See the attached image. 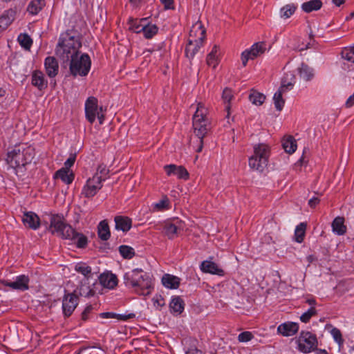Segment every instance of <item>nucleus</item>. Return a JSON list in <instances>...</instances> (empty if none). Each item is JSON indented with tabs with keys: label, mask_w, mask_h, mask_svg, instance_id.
<instances>
[{
	"label": "nucleus",
	"mask_w": 354,
	"mask_h": 354,
	"mask_svg": "<svg viewBox=\"0 0 354 354\" xmlns=\"http://www.w3.org/2000/svg\"><path fill=\"white\" fill-rule=\"evenodd\" d=\"M82 47L80 34L74 29L62 32L56 47L57 55L64 62H68L79 54Z\"/></svg>",
	"instance_id": "obj_1"
},
{
	"label": "nucleus",
	"mask_w": 354,
	"mask_h": 354,
	"mask_svg": "<svg viewBox=\"0 0 354 354\" xmlns=\"http://www.w3.org/2000/svg\"><path fill=\"white\" fill-rule=\"evenodd\" d=\"M126 286L131 287L141 295H148L153 290V280L149 274L142 269L136 268L127 272L124 275Z\"/></svg>",
	"instance_id": "obj_2"
},
{
	"label": "nucleus",
	"mask_w": 354,
	"mask_h": 354,
	"mask_svg": "<svg viewBox=\"0 0 354 354\" xmlns=\"http://www.w3.org/2000/svg\"><path fill=\"white\" fill-rule=\"evenodd\" d=\"M208 110L202 103L197 104L196 110L192 118V128L195 136L198 138V146L196 151L200 153L203 147V138L209 131L210 122L207 118Z\"/></svg>",
	"instance_id": "obj_3"
},
{
	"label": "nucleus",
	"mask_w": 354,
	"mask_h": 354,
	"mask_svg": "<svg viewBox=\"0 0 354 354\" xmlns=\"http://www.w3.org/2000/svg\"><path fill=\"white\" fill-rule=\"evenodd\" d=\"M35 156V150L32 146L21 144L8 152L6 162L12 168H21L31 163Z\"/></svg>",
	"instance_id": "obj_4"
},
{
	"label": "nucleus",
	"mask_w": 354,
	"mask_h": 354,
	"mask_svg": "<svg viewBox=\"0 0 354 354\" xmlns=\"http://www.w3.org/2000/svg\"><path fill=\"white\" fill-rule=\"evenodd\" d=\"M253 151L254 154L248 160L249 167L253 170L263 171L268 162L270 147L264 143H259L254 145Z\"/></svg>",
	"instance_id": "obj_5"
},
{
	"label": "nucleus",
	"mask_w": 354,
	"mask_h": 354,
	"mask_svg": "<svg viewBox=\"0 0 354 354\" xmlns=\"http://www.w3.org/2000/svg\"><path fill=\"white\" fill-rule=\"evenodd\" d=\"M49 230L52 234L64 239L73 240L76 234V231L65 223L63 217L57 214L51 216Z\"/></svg>",
	"instance_id": "obj_6"
},
{
	"label": "nucleus",
	"mask_w": 354,
	"mask_h": 354,
	"mask_svg": "<svg viewBox=\"0 0 354 354\" xmlns=\"http://www.w3.org/2000/svg\"><path fill=\"white\" fill-rule=\"evenodd\" d=\"M69 69L73 76H86L90 71L91 60L88 54H77L71 58Z\"/></svg>",
	"instance_id": "obj_7"
},
{
	"label": "nucleus",
	"mask_w": 354,
	"mask_h": 354,
	"mask_svg": "<svg viewBox=\"0 0 354 354\" xmlns=\"http://www.w3.org/2000/svg\"><path fill=\"white\" fill-rule=\"evenodd\" d=\"M295 83V77L292 73H286L281 85L273 96L274 106L277 110L281 111L285 101L282 97L284 93L291 90Z\"/></svg>",
	"instance_id": "obj_8"
},
{
	"label": "nucleus",
	"mask_w": 354,
	"mask_h": 354,
	"mask_svg": "<svg viewBox=\"0 0 354 354\" xmlns=\"http://www.w3.org/2000/svg\"><path fill=\"white\" fill-rule=\"evenodd\" d=\"M297 349L304 353H309L317 348V339L315 334L310 331L302 330L296 339Z\"/></svg>",
	"instance_id": "obj_9"
},
{
	"label": "nucleus",
	"mask_w": 354,
	"mask_h": 354,
	"mask_svg": "<svg viewBox=\"0 0 354 354\" xmlns=\"http://www.w3.org/2000/svg\"><path fill=\"white\" fill-rule=\"evenodd\" d=\"M104 178L97 173L95 174L91 178H89L84 185L81 196L86 198H92L102 187V183Z\"/></svg>",
	"instance_id": "obj_10"
},
{
	"label": "nucleus",
	"mask_w": 354,
	"mask_h": 354,
	"mask_svg": "<svg viewBox=\"0 0 354 354\" xmlns=\"http://www.w3.org/2000/svg\"><path fill=\"white\" fill-rule=\"evenodd\" d=\"M266 49V44L264 42L254 43L250 48L245 50L242 52L241 59L243 66L247 65L248 60L254 59V58L263 54Z\"/></svg>",
	"instance_id": "obj_11"
},
{
	"label": "nucleus",
	"mask_w": 354,
	"mask_h": 354,
	"mask_svg": "<svg viewBox=\"0 0 354 354\" xmlns=\"http://www.w3.org/2000/svg\"><path fill=\"white\" fill-rule=\"evenodd\" d=\"M30 82L32 86L39 91H44L48 84L47 78L40 70H34L31 72Z\"/></svg>",
	"instance_id": "obj_12"
},
{
	"label": "nucleus",
	"mask_w": 354,
	"mask_h": 354,
	"mask_svg": "<svg viewBox=\"0 0 354 354\" xmlns=\"http://www.w3.org/2000/svg\"><path fill=\"white\" fill-rule=\"evenodd\" d=\"M97 99L91 96L87 98L85 102V115L90 123H93L98 113Z\"/></svg>",
	"instance_id": "obj_13"
},
{
	"label": "nucleus",
	"mask_w": 354,
	"mask_h": 354,
	"mask_svg": "<svg viewBox=\"0 0 354 354\" xmlns=\"http://www.w3.org/2000/svg\"><path fill=\"white\" fill-rule=\"evenodd\" d=\"M78 304V297L73 293L65 295L62 301L63 313L66 317L71 315Z\"/></svg>",
	"instance_id": "obj_14"
},
{
	"label": "nucleus",
	"mask_w": 354,
	"mask_h": 354,
	"mask_svg": "<svg viewBox=\"0 0 354 354\" xmlns=\"http://www.w3.org/2000/svg\"><path fill=\"white\" fill-rule=\"evenodd\" d=\"M205 29L201 21H197L191 28L189 39L190 42L203 43L205 38Z\"/></svg>",
	"instance_id": "obj_15"
},
{
	"label": "nucleus",
	"mask_w": 354,
	"mask_h": 354,
	"mask_svg": "<svg viewBox=\"0 0 354 354\" xmlns=\"http://www.w3.org/2000/svg\"><path fill=\"white\" fill-rule=\"evenodd\" d=\"M3 283L5 286L14 290L24 291L28 290L29 288V279L24 274L17 276L14 281H4Z\"/></svg>",
	"instance_id": "obj_16"
},
{
	"label": "nucleus",
	"mask_w": 354,
	"mask_h": 354,
	"mask_svg": "<svg viewBox=\"0 0 354 354\" xmlns=\"http://www.w3.org/2000/svg\"><path fill=\"white\" fill-rule=\"evenodd\" d=\"M164 169L167 176L175 175L178 178L185 180L189 178V172L183 166H177L174 164L167 165L164 167Z\"/></svg>",
	"instance_id": "obj_17"
},
{
	"label": "nucleus",
	"mask_w": 354,
	"mask_h": 354,
	"mask_svg": "<svg viewBox=\"0 0 354 354\" xmlns=\"http://www.w3.org/2000/svg\"><path fill=\"white\" fill-rule=\"evenodd\" d=\"M201 270L204 273L223 276L224 270L220 268L215 262L210 260L203 261L200 266Z\"/></svg>",
	"instance_id": "obj_18"
},
{
	"label": "nucleus",
	"mask_w": 354,
	"mask_h": 354,
	"mask_svg": "<svg viewBox=\"0 0 354 354\" xmlns=\"http://www.w3.org/2000/svg\"><path fill=\"white\" fill-rule=\"evenodd\" d=\"M297 71L299 78L306 82L312 81L315 77V69L304 62L297 67Z\"/></svg>",
	"instance_id": "obj_19"
},
{
	"label": "nucleus",
	"mask_w": 354,
	"mask_h": 354,
	"mask_svg": "<svg viewBox=\"0 0 354 354\" xmlns=\"http://www.w3.org/2000/svg\"><path fill=\"white\" fill-rule=\"evenodd\" d=\"M299 328V324L297 322H287L278 326L277 332L284 337H290L295 335Z\"/></svg>",
	"instance_id": "obj_20"
},
{
	"label": "nucleus",
	"mask_w": 354,
	"mask_h": 354,
	"mask_svg": "<svg viewBox=\"0 0 354 354\" xmlns=\"http://www.w3.org/2000/svg\"><path fill=\"white\" fill-rule=\"evenodd\" d=\"M44 65L45 71L50 78L55 77L58 74L59 64L55 57L52 56L46 57Z\"/></svg>",
	"instance_id": "obj_21"
},
{
	"label": "nucleus",
	"mask_w": 354,
	"mask_h": 354,
	"mask_svg": "<svg viewBox=\"0 0 354 354\" xmlns=\"http://www.w3.org/2000/svg\"><path fill=\"white\" fill-rule=\"evenodd\" d=\"M221 56V50L218 46L214 45L206 58L207 64L212 68H216L218 65Z\"/></svg>",
	"instance_id": "obj_22"
},
{
	"label": "nucleus",
	"mask_w": 354,
	"mask_h": 354,
	"mask_svg": "<svg viewBox=\"0 0 354 354\" xmlns=\"http://www.w3.org/2000/svg\"><path fill=\"white\" fill-rule=\"evenodd\" d=\"M99 280L100 284L108 289H113L118 282L116 275L109 272L101 274Z\"/></svg>",
	"instance_id": "obj_23"
},
{
	"label": "nucleus",
	"mask_w": 354,
	"mask_h": 354,
	"mask_svg": "<svg viewBox=\"0 0 354 354\" xmlns=\"http://www.w3.org/2000/svg\"><path fill=\"white\" fill-rule=\"evenodd\" d=\"M22 221L24 224L32 230H37L39 227L40 220L38 216L32 212L24 213Z\"/></svg>",
	"instance_id": "obj_24"
},
{
	"label": "nucleus",
	"mask_w": 354,
	"mask_h": 354,
	"mask_svg": "<svg viewBox=\"0 0 354 354\" xmlns=\"http://www.w3.org/2000/svg\"><path fill=\"white\" fill-rule=\"evenodd\" d=\"M15 15L14 10H8L0 16V33L12 24L15 19Z\"/></svg>",
	"instance_id": "obj_25"
},
{
	"label": "nucleus",
	"mask_w": 354,
	"mask_h": 354,
	"mask_svg": "<svg viewBox=\"0 0 354 354\" xmlns=\"http://www.w3.org/2000/svg\"><path fill=\"white\" fill-rule=\"evenodd\" d=\"M333 232L338 236L346 234L347 227L344 225V217L337 216L332 222L331 224Z\"/></svg>",
	"instance_id": "obj_26"
},
{
	"label": "nucleus",
	"mask_w": 354,
	"mask_h": 354,
	"mask_svg": "<svg viewBox=\"0 0 354 354\" xmlns=\"http://www.w3.org/2000/svg\"><path fill=\"white\" fill-rule=\"evenodd\" d=\"M55 178L61 179L66 185H70L73 181L75 176L71 169L62 168L56 171Z\"/></svg>",
	"instance_id": "obj_27"
},
{
	"label": "nucleus",
	"mask_w": 354,
	"mask_h": 354,
	"mask_svg": "<svg viewBox=\"0 0 354 354\" xmlns=\"http://www.w3.org/2000/svg\"><path fill=\"white\" fill-rule=\"evenodd\" d=\"M115 228L122 232L129 231L132 225L131 218L127 216H117L115 217Z\"/></svg>",
	"instance_id": "obj_28"
},
{
	"label": "nucleus",
	"mask_w": 354,
	"mask_h": 354,
	"mask_svg": "<svg viewBox=\"0 0 354 354\" xmlns=\"http://www.w3.org/2000/svg\"><path fill=\"white\" fill-rule=\"evenodd\" d=\"M181 227V221L176 220V223L167 222L164 226V232L169 239H174L177 234L178 230Z\"/></svg>",
	"instance_id": "obj_29"
},
{
	"label": "nucleus",
	"mask_w": 354,
	"mask_h": 354,
	"mask_svg": "<svg viewBox=\"0 0 354 354\" xmlns=\"http://www.w3.org/2000/svg\"><path fill=\"white\" fill-rule=\"evenodd\" d=\"M162 283L167 288L176 289L179 287L180 279L178 277L165 274L162 277Z\"/></svg>",
	"instance_id": "obj_30"
},
{
	"label": "nucleus",
	"mask_w": 354,
	"mask_h": 354,
	"mask_svg": "<svg viewBox=\"0 0 354 354\" xmlns=\"http://www.w3.org/2000/svg\"><path fill=\"white\" fill-rule=\"evenodd\" d=\"M323 3L321 0H310L308 1L304 2L301 5L302 11L306 13H310L313 11H317L322 8Z\"/></svg>",
	"instance_id": "obj_31"
},
{
	"label": "nucleus",
	"mask_w": 354,
	"mask_h": 354,
	"mask_svg": "<svg viewBox=\"0 0 354 354\" xmlns=\"http://www.w3.org/2000/svg\"><path fill=\"white\" fill-rule=\"evenodd\" d=\"M45 0H31L27 6V12L31 15H37L45 6Z\"/></svg>",
	"instance_id": "obj_32"
},
{
	"label": "nucleus",
	"mask_w": 354,
	"mask_h": 354,
	"mask_svg": "<svg viewBox=\"0 0 354 354\" xmlns=\"http://www.w3.org/2000/svg\"><path fill=\"white\" fill-rule=\"evenodd\" d=\"M145 23H147V18L129 19V29L136 33H141Z\"/></svg>",
	"instance_id": "obj_33"
},
{
	"label": "nucleus",
	"mask_w": 354,
	"mask_h": 354,
	"mask_svg": "<svg viewBox=\"0 0 354 354\" xmlns=\"http://www.w3.org/2000/svg\"><path fill=\"white\" fill-rule=\"evenodd\" d=\"M144 28L142 30V33L145 39H149L155 36L158 31V28L156 24L149 22L147 19V23L144 24Z\"/></svg>",
	"instance_id": "obj_34"
},
{
	"label": "nucleus",
	"mask_w": 354,
	"mask_h": 354,
	"mask_svg": "<svg viewBox=\"0 0 354 354\" xmlns=\"http://www.w3.org/2000/svg\"><path fill=\"white\" fill-rule=\"evenodd\" d=\"M169 307L172 313L180 315L184 310L183 299L179 297H173L169 304Z\"/></svg>",
	"instance_id": "obj_35"
},
{
	"label": "nucleus",
	"mask_w": 354,
	"mask_h": 354,
	"mask_svg": "<svg viewBox=\"0 0 354 354\" xmlns=\"http://www.w3.org/2000/svg\"><path fill=\"white\" fill-rule=\"evenodd\" d=\"M282 147L286 153H292L297 149L296 140L290 136L285 137L282 140Z\"/></svg>",
	"instance_id": "obj_36"
},
{
	"label": "nucleus",
	"mask_w": 354,
	"mask_h": 354,
	"mask_svg": "<svg viewBox=\"0 0 354 354\" xmlns=\"http://www.w3.org/2000/svg\"><path fill=\"white\" fill-rule=\"evenodd\" d=\"M171 205L167 196H164L159 201L152 204L153 212H162L170 209Z\"/></svg>",
	"instance_id": "obj_37"
},
{
	"label": "nucleus",
	"mask_w": 354,
	"mask_h": 354,
	"mask_svg": "<svg viewBox=\"0 0 354 354\" xmlns=\"http://www.w3.org/2000/svg\"><path fill=\"white\" fill-rule=\"evenodd\" d=\"M297 6L295 3L286 4L279 10L280 17L284 19L290 18L296 11Z\"/></svg>",
	"instance_id": "obj_38"
},
{
	"label": "nucleus",
	"mask_w": 354,
	"mask_h": 354,
	"mask_svg": "<svg viewBox=\"0 0 354 354\" xmlns=\"http://www.w3.org/2000/svg\"><path fill=\"white\" fill-rule=\"evenodd\" d=\"M203 43L190 42V41L188 40V44L185 48L186 56L189 58H193L194 55L198 53Z\"/></svg>",
	"instance_id": "obj_39"
},
{
	"label": "nucleus",
	"mask_w": 354,
	"mask_h": 354,
	"mask_svg": "<svg viewBox=\"0 0 354 354\" xmlns=\"http://www.w3.org/2000/svg\"><path fill=\"white\" fill-rule=\"evenodd\" d=\"M330 333L334 341L338 344V348L340 351L344 347V340L342 337V333L339 329L336 327L330 326Z\"/></svg>",
	"instance_id": "obj_40"
},
{
	"label": "nucleus",
	"mask_w": 354,
	"mask_h": 354,
	"mask_svg": "<svg viewBox=\"0 0 354 354\" xmlns=\"http://www.w3.org/2000/svg\"><path fill=\"white\" fill-rule=\"evenodd\" d=\"M234 95L232 91L229 88H225L222 93V99L223 100V102L225 104V109L227 113V116H229L230 115V102L233 99Z\"/></svg>",
	"instance_id": "obj_41"
},
{
	"label": "nucleus",
	"mask_w": 354,
	"mask_h": 354,
	"mask_svg": "<svg viewBox=\"0 0 354 354\" xmlns=\"http://www.w3.org/2000/svg\"><path fill=\"white\" fill-rule=\"evenodd\" d=\"M110 231L108 223L105 221H102L98 225V236L103 240L106 241L110 237Z\"/></svg>",
	"instance_id": "obj_42"
},
{
	"label": "nucleus",
	"mask_w": 354,
	"mask_h": 354,
	"mask_svg": "<svg viewBox=\"0 0 354 354\" xmlns=\"http://www.w3.org/2000/svg\"><path fill=\"white\" fill-rule=\"evenodd\" d=\"M306 223H300L296 226L295 230V236L296 242L301 243L304 241V239L306 230Z\"/></svg>",
	"instance_id": "obj_43"
},
{
	"label": "nucleus",
	"mask_w": 354,
	"mask_h": 354,
	"mask_svg": "<svg viewBox=\"0 0 354 354\" xmlns=\"http://www.w3.org/2000/svg\"><path fill=\"white\" fill-rule=\"evenodd\" d=\"M342 58L348 62V64H354V44L349 47H346L342 50Z\"/></svg>",
	"instance_id": "obj_44"
},
{
	"label": "nucleus",
	"mask_w": 354,
	"mask_h": 354,
	"mask_svg": "<svg viewBox=\"0 0 354 354\" xmlns=\"http://www.w3.org/2000/svg\"><path fill=\"white\" fill-rule=\"evenodd\" d=\"M266 97L263 94L257 92L256 91H251V93L249 95L250 101L255 105L259 106L261 105L265 101Z\"/></svg>",
	"instance_id": "obj_45"
},
{
	"label": "nucleus",
	"mask_w": 354,
	"mask_h": 354,
	"mask_svg": "<svg viewBox=\"0 0 354 354\" xmlns=\"http://www.w3.org/2000/svg\"><path fill=\"white\" fill-rule=\"evenodd\" d=\"M119 252L123 258L127 259H131L135 256L134 249L126 245H122L119 247Z\"/></svg>",
	"instance_id": "obj_46"
},
{
	"label": "nucleus",
	"mask_w": 354,
	"mask_h": 354,
	"mask_svg": "<svg viewBox=\"0 0 354 354\" xmlns=\"http://www.w3.org/2000/svg\"><path fill=\"white\" fill-rule=\"evenodd\" d=\"M20 45L25 49L29 50L32 46V40L27 34H20L18 36Z\"/></svg>",
	"instance_id": "obj_47"
},
{
	"label": "nucleus",
	"mask_w": 354,
	"mask_h": 354,
	"mask_svg": "<svg viewBox=\"0 0 354 354\" xmlns=\"http://www.w3.org/2000/svg\"><path fill=\"white\" fill-rule=\"evenodd\" d=\"M316 313H317V310H316L315 308L313 306H311L307 311L304 313L300 316V320H301V322H302L304 323H308L310 321V319L312 318V317L315 315Z\"/></svg>",
	"instance_id": "obj_48"
},
{
	"label": "nucleus",
	"mask_w": 354,
	"mask_h": 354,
	"mask_svg": "<svg viewBox=\"0 0 354 354\" xmlns=\"http://www.w3.org/2000/svg\"><path fill=\"white\" fill-rule=\"evenodd\" d=\"M75 270L82 274L85 277H87L88 276L91 272V268L90 266H87L86 263H77L75 267Z\"/></svg>",
	"instance_id": "obj_49"
},
{
	"label": "nucleus",
	"mask_w": 354,
	"mask_h": 354,
	"mask_svg": "<svg viewBox=\"0 0 354 354\" xmlns=\"http://www.w3.org/2000/svg\"><path fill=\"white\" fill-rule=\"evenodd\" d=\"M77 239L76 245L79 248H84L87 245V238L82 234L76 232V234L74 236L73 240Z\"/></svg>",
	"instance_id": "obj_50"
},
{
	"label": "nucleus",
	"mask_w": 354,
	"mask_h": 354,
	"mask_svg": "<svg viewBox=\"0 0 354 354\" xmlns=\"http://www.w3.org/2000/svg\"><path fill=\"white\" fill-rule=\"evenodd\" d=\"M79 354H106L105 351L97 347H88L82 348Z\"/></svg>",
	"instance_id": "obj_51"
},
{
	"label": "nucleus",
	"mask_w": 354,
	"mask_h": 354,
	"mask_svg": "<svg viewBox=\"0 0 354 354\" xmlns=\"http://www.w3.org/2000/svg\"><path fill=\"white\" fill-rule=\"evenodd\" d=\"M152 302L154 308L160 309L161 307L165 305V301L161 295H156L152 298Z\"/></svg>",
	"instance_id": "obj_52"
},
{
	"label": "nucleus",
	"mask_w": 354,
	"mask_h": 354,
	"mask_svg": "<svg viewBox=\"0 0 354 354\" xmlns=\"http://www.w3.org/2000/svg\"><path fill=\"white\" fill-rule=\"evenodd\" d=\"M253 338V335L251 332L245 331L241 333L238 336V340L240 342H248Z\"/></svg>",
	"instance_id": "obj_53"
},
{
	"label": "nucleus",
	"mask_w": 354,
	"mask_h": 354,
	"mask_svg": "<svg viewBox=\"0 0 354 354\" xmlns=\"http://www.w3.org/2000/svg\"><path fill=\"white\" fill-rule=\"evenodd\" d=\"M76 159V154L73 153L71 154L70 156L66 159L64 162V167L67 168V169H70V168L74 165Z\"/></svg>",
	"instance_id": "obj_54"
},
{
	"label": "nucleus",
	"mask_w": 354,
	"mask_h": 354,
	"mask_svg": "<svg viewBox=\"0 0 354 354\" xmlns=\"http://www.w3.org/2000/svg\"><path fill=\"white\" fill-rule=\"evenodd\" d=\"M93 307L91 306H86L84 310L82 313V319L83 320H86L88 317V315L91 312Z\"/></svg>",
	"instance_id": "obj_55"
},
{
	"label": "nucleus",
	"mask_w": 354,
	"mask_h": 354,
	"mask_svg": "<svg viewBox=\"0 0 354 354\" xmlns=\"http://www.w3.org/2000/svg\"><path fill=\"white\" fill-rule=\"evenodd\" d=\"M165 9L174 8V0H160Z\"/></svg>",
	"instance_id": "obj_56"
},
{
	"label": "nucleus",
	"mask_w": 354,
	"mask_h": 354,
	"mask_svg": "<svg viewBox=\"0 0 354 354\" xmlns=\"http://www.w3.org/2000/svg\"><path fill=\"white\" fill-rule=\"evenodd\" d=\"M97 173L102 176V178L105 179V177H104L103 176H105L107 173L106 167L104 165L98 166L95 174H97Z\"/></svg>",
	"instance_id": "obj_57"
},
{
	"label": "nucleus",
	"mask_w": 354,
	"mask_h": 354,
	"mask_svg": "<svg viewBox=\"0 0 354 354\" xmlns=\"http://www.w3.org/2000/svg\"><path fill=\"white\" fill-rule=\"evenodd\" d=\"M354 105V93L349 96L345 103V106L347 108L352 107Z\"/></svg>",
	"instance_id": "obj_58"
},
{
	"label": "nucleus",
	"mask_w": 354,
	"mask_h": 354,
	"mask_svg": "<svg viewBox=\"0 0 354 354\" xmlns=\"http://www.w3.org/2000/svg\"><path fill=\"white\" fill-rule=\"evenodd\" d=\"M319 203V199L317 197L310 198L308 201V205L311 207H315Z\"/></svg>",
	"instance_id": "obj_59"
},
{
	"label": "nucleus",
	"mask_w": 354,
	"mask_h": 354,
	"mask_svg": "<svg viewBox=\"0 0 354 354\" xmlns=\"http://www.w3.org/2000/svg\"><path fill=\"white\" fill-rule=\"evenodd\" d=\"M101 317L102 318H115L116 317V315L113 313H103L100 315Z\"/></svg>",
	"instance_id": "obj_60"
},
{
	"label": "nucleus",
	"mask_w": 354,
	"mask_h": 354,
	"mask_svg": "<svg viewBox=\"0 0 354 354\" xmlns=\"http://www.w3.org/2000/svg\"><path fill=\"white\" fill-rule=\"evenodd\" d=\"M186 354H203L200 350L198 349H190L189 350Z\"/></svg>",
	"instance_id": "obj_61"
},
{
	"label": "nucleus",
	"mask_w": 354,
	"mask_h": 354,
	"mask_svg": "<svg viewBox=\"0 0 354 354\" xmlns=\"http://www.w3.org/2000/svg\"><path fill=\"white\" fill-rule=\"evenodd\" d=\"M332 1H333V3L335 4L337 6H341L345 1V0H332Z\"/></svg>",
	"instance_id": "obj_62"
},
{
	"label": "nucleus",
	"mask_w": 354,
	"mask_h": 354,
	"mask_svg": "<svg viewBox=\"0 0 354 354\" xmlns=\"http://www.w3.org/2000/svg\"><path fill=\"white\" fill-rule=\"evenodd\" d=\"M306 302H307L309 305H310V306H313V307H314V306H315V304H316L315 300V299H307V300H306Z\"/></svg>",
	"instance_id": "obj_63"
},
{
	"label": "nucleus",
	"mask_w": 354,
	"mask_h": 354,
	"mask_svg": "<svg viewBox=\"0 0 354 354\" xmlns=\"http://www.w3.org/2000/svg\"><path fill=\"white\" fill-rule=\"evenodd\" d=\"M96 115H97V118L99 120L100 124H102L104 120V115L98 113Z\"/></svg>",
	"instance_id": "obj_64"
}]
</instances>
